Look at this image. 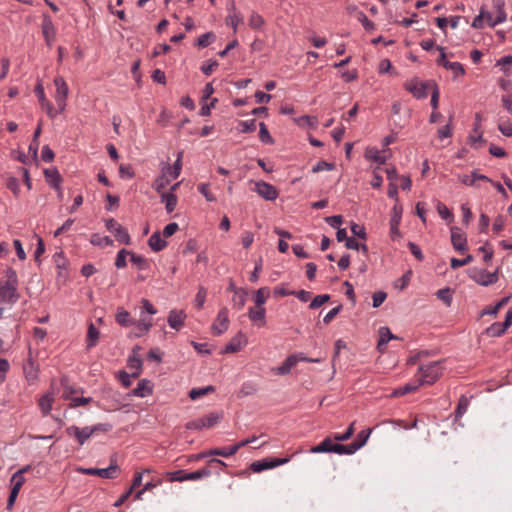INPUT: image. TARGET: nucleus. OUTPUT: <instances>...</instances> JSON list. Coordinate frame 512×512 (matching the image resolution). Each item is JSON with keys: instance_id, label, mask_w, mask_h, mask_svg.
Wrapping results in <instances>:
<instances>
[{"instance_id": "obj_9", "label": "nucleus", "mask_w": 512, "mask_h": 512, "mask_svg": "<svg viewBox=\"0 0 512 512\" xmlns=\"http://www.w3.org/2000/svg\"><path fill=\"white\" fill-rule=\"evenodd\" d=\"M451 243L453 248L458 252L467 250V237L466 234L459 227H451Z\"/></svg>"}, {"instance_id": "obj_53", "label": "nucleus", "mask_w": 512, "mask_h": 512, "mask_svg": "<svg viewBox=\"0 0 512 512\" xmlns=\"http://www.w3.org/2000/svg\"><path fill=\"white\" fill-rule=\"evenodd\" d=\"M215 38L216 36L213 32H206L198 38L197 45L201 48H205L210 45Z\"/></svg>"}, {"instance_id": "obj_64", "label": "nucleus", "mask_w": 512, "mask_h": 512, "mask_svg": "<svg viewBox=\"0 0 512 512\" xmlns=\"http://www.w3.org/2000/svg\"><path fill=\"white\" fill-rule=\"evenodd\" d=\"M199 192L206 198L209 202L216 201V197L209 191V184L202 183L198 186Z\"/></svg>"}, {"instance_id": "obj_41", "label": "nucleus", "mask_w": 512, "mask_h": 512, "mask_svg": "<svg viewBox=\"0 0 512 512\" xmlns=\"http://www.w3.org/2000/svg\"><path fill=\"white\" fill-rule=\"evenodd\" d=\"M496 8H497V17L494 19V21L490 22L491 27H495L496 25L503 23L506 20V13L504 10L503 0L497 1Z\"/></svg>"}, {"instance_id": "obj_51", "label": "nucleus", "mask_w": 512, "mask_h": 512, "mask_svg": "<svg viewBox=\"0 0 512 512\" xmlns=\"http://www.w3.org/2000/svg\"><path fill=\"white\" fill-rule=\"evenodd\" d=\"M469 405V401L465 396H461L457 408L455 410V418L456 420L461 418L467 411Z\"/></svg>"}, {"instance_id": "obj_39", "label": "nucleus", "mask_w": 512, "mask_h": 512, "mask_svg": "<svg viewBox=\"0 0 512 512\" xmlns=\"http://www.w3.org/2000/svg\"><path fill=\"white\" fill-rule=\"evenodd\" d=\"M170 178L163 172L155 179L152 187L160 194H162L165 187L169 184Z\"/></svg>"}, {"instance_id": "obj_5", "label": "nucleus", "mask_w": 512, "mask_h": 512, "mask_svg": "<svg viewBox=\"0 0 512 512\" xmlns=\"http://www.w3.org/2000/svg\"><path fill=\"white\" fill-rule=\"evenodd\" d=\"M229 327L228 309L223 307L219 310L216 319L214 320L211 330L213 335L219 336L223 334Z\"/></svg>"}, {"instance_id": "obj_31", "label": "nucleus", "mask_w": 512, "mask_h": 512, "mask_svg": "<svg viewBox=\"0 0 512 512\" xmlns=\"http://www.w3.org/2000/svg\"><path fill=\"white\" fill-rule=\"evenodd\" d=\"M247 292L243 289H235L232 297V303L237 309H242L246 303Z\"/></svg>"}, {"instance_id": "obj_49", "label": "nucleus", "mask_w": 512, "mask_h": 512, "mask_svg": "<svg viewBox=\"0 0 512 512\" xmlns=\"http://www.w3.org/2000/svg\"><path fill=\"white\" fill-rule=\"evenodd\" d=\"M264 23L265 21L260 14H258L257 12L251 13L248 20V24L252 29H261Z\"/></svg>"}, {"instance_id": "obj_46", "label": "nucleus", "mask_w": 512, "mask_h": 512, "mask_svg": "<svg viewBox=\"0 0 512 512\" xmlns=\"http://www.w3.org/2000/svg\"><path fill=\"white\" fill-rule=\"evenodd\" d=\"M221 417L222 416L217 412H211L208 415H205L204 417H202V420L205 424L204 428L214 427L216 424L219 423Z\"/></svg>"}, {"instance_id": "obj_32", "label": "nucleus", "mask_w": 512, "mask_h": 512, "mask_svg": "<svg viewBox=\"0 0 512 512\" xmlns=\"http://www.w3.org/2000/svg\"><path fill=\"white\" fill-rule=\"evenodd\" d=\"M419 386H422L421 383L419 382L418 379H416L415 381L413 382H410V383H407L405 384L404 386L396 389L394 392H393V395L394 396H403V395H406L408 393H411V392H414L418 389Z\"/></svg>"}, {"instance_id": "obj_62", "label": "nucleus", "mask_w": 512, "mask_h": 512, "mask_svg": "<svg viewBox=\"0 0 512 512\" xmlns=\"http://www.w3.org/2000/svg\"><path fill=\"white\" fill-rule=\"evenodd\" d=\"M351 232L354 236L365 240L367 238V234L364 226L358 225L354 222L351 223Z\"/></svg>"}, {"instance_id": "obj_61", "label": "nucleus", "mask_w": 512, "mask_h": 512, "mask_svg": "<svg viewBox=\"0 0 512 512\" xmlns=\"http://www.w3.org/2000/svg\"><path fill=\"white\" fill-rule=\"evenodd\" d=\"M239 126L241 127L240 132H242V133L253 132L256 129V120L251 119V120L241 121L239 123Z\"/></svg>"}, {"instance_id": "obj_28", "label": "nucleus", "mask_w": 512, "mask_h": 512, "mask_svg": "<svg viewBox=\"0 0 512 512\" xmlns=\"http://www.w3.org/2000/svg\"><path fill=\"white\" fill-rule=\"evenodd\" d=\"M128 367L133 371L131 373V376L133 378L139 377L141 371H142V361L141 359L133 354L128 358Z\"/></svg>"}, {"instance_id": "obj_13", "label": "nucleus", "mask_w": 512, "mask_h": 512, "mask_svg": "<svg viewBox=\"0 0 512 512\" xmlns=\"http://www.w3.org/2000/svg\"><path fill=\"white\" fill-rule=\"evenodd\" d=\"M428 87H432V82H418L417 80L411 81L406 86L407 90L417 99H424L428 96Z\"/></svg>"}, {"instance_id": "obj_60", "label": "nucleus", "mask_w": 512, "mask_h": 512, "mask_svg": "<svg viewBox=\"0 0 512 512\" xmlns=\"http://www.w3.org/2000/svg\"><path fill=\"white\" fill-rule=\"evenodd\" d=\"M127 255H130V252L127 251L126 249H121L118 253H117V256H116V260H115V266L117 268H124L126 267L127 263H126V256Z\"/></svg>"}, {"instance_id": "obj_38", "label": "nucleus", "mask_w": 512, "mask_h": 512, "mask_svg": "<svg viewBox=\"0 0 512 512\" xmlns=\"http://www.w3.org/2000/svg\"><path fill=\"white\" fill-rule=\"evenodd\" d=\"M116 321L118 324L124 327H128L134 323V321L130 317L129 312L122 308L118 309L116 313Z\"/></svg>"}, {"instance_id": "obj_34", "label": "nucleus", "mask_w": 512, "mask_h": 512, "mask_svg": "<svg viewBox=\"0 0 512 512\" xmlns=\"http://www.w3.org/2000/svg\"><path fill=\"white\" fill-rule=\"evenodd\" d=\"M238 451L236 445L222 448H213L209 450V455L230 457Z\"/></svg>"}, {"instance_id": "obj_27", "label": "nucleus", "mask_w": 512, "mask_h": 512, "mask_svg": "<svg viewBox=\"0 0 512 512\" xmlns=\"http://www.w3.org/2000/svg\"><path fill=\"white\" fill-rule=\"evenodd\" d=\"M177 201V196L172 192L161 194V202L165 204L167 213H171L175 210Z\"/></svg>"}, {"instance_id": "obj_11", "label": "nucleus", "mask_w": 512, "mask_h": 512, "mask_svg": "<svg viewBox=\"0 0 512 512\" xmlns=\"http://www.w3.org/2000/svg\"><path fill=\"white\" fill-rule=\"evenodd\" d=\"M255 192L268 201H274L278 197L277 189L273 185L264 181H258L255 183Z\"/></svg>"}, {"instance_id": "obj_21", "label": "nucleus", "mask_w": 512, "mask_h": 512, "mask_svg": "<svg viewBox=\"0 0 512 512\" xmlns=\"http://www.w3.org/2000/svg\"><path fill=\"white\" fill-rule=\"evenodd\" d=\"M148 245L154 252H159L163 250L167 246V241H165L160 232H154L150 238L148 239Z\"/></svg>"}, {"instance_id": "obj_52", "label": "nucleus", "mask_w": 512, "mask_h": 512, "mask_svg": "<svg viewBox=\"0 0 512 512\" xmlns=\"http://www.w3.org/2000/svg\"><path fill=\"white\" fill-rule=\"evenodd\" d=\"M445 69L451 70L454 74V78H457L458 76H463L465 74V69L463 65L459 62L446 63Z\"/></svg>"}, {"instance_id": "obj_42", "label": "nucleus", "mask_w": 512, "mask_h": 512, "mask_svg": "<svg viewBox=\"0 0 512 512\" xmlns=\"http://www.w3.org/2000/svg\"><path fill=\"white\" fill-rule=\"evenodd\" d=\"M54 260L56 262V267L58 269V277H63L65 278L66 277V274L64 273L67 269V261L66 259L63 257V254L62 252L60 253H56L54 255Z\"/></svg>"}, {"instance_id": "obj_48", "label": "nucleus", "mask_w": 512, "mask_h": 512, "mask_svg": "<svg viewBox=\"0 0 512 512\" xmlns=\"http://www.w3.org/2000/svg\"><path fill=\"white\" fill-rule=\"evenodd\" d=\"M243 22V17L239 12L229 13L226 23L230 25L234 32L237 31L238 25Z\"/></svg>"}, {"instance_id": "obj_1", "label": "nucleus", "mask_w": 512, "mask_h": 512, "mask_svg": "<svg viewBox=\"0 0 512 512\" xmlns=\"http://www.w3.org/2000/svg\"><path fill=\"white\" fill-rule=\"evenodd\" d=\"M442 373V363L440 361H433L419 367L417 379L421 385H432L440 378Z\"/></svg>"}, {"instance_id": "obj_17", "label": "nucleus", "mask_w": 512, "mask_h": 512, "mask_svg": "<svg viewBox=\"0 0 512 512\" xmlns=\"http://www.w3.org/2000/svg\"><path fill=\"white\" fill-rule=\"evenodd\" d=\"M247 343V338L245 334L239 332L235 335L230 342L225 346V353H235L238 352L244 345Z\"/></svg>"}, {"instance_id": "obj_37", "label": "nucleus", "mask_w": 512, "mask_h": 512, "mask_svg": "<svg viewBox=\"0 0 512 512\" xmlns=\"http://www.w3.org/2000/svg\"><path fill=\"white\" fill-rule=\"evenodd\" d=\"M510 297H504L502 298L495 306L491 307V306H488L486 308H484L481 313H480V316H484V315H497L498 311L508 303Z\"/></svg>"}, {"instance_id": "obj_54", "label": "nucleus", "mask_w": 512, "mask_h": 512, "mask_svg": "<svg viewBox=\"0 0 512 512\" xmlns=\"http://www.w3.org/2000/svg\"><path fill=\"white\" fill-rule=\"evenodd\" d=\"M354 425H355V422H352L346 431H343L342 434L340 433H336L334 435V439L338 442H343V441H346L348 439H350L352 437V435L354 434V431H355V428H354Z\"/></svg>"}, {"instance_id": "obj_59", "label": "nucleus", "mask_w": 512, "mask_h": 512, "mask_svg": "<svg viewBox=\"0 0 512 512\" xmlns=\"http://www.w3.org/2000/svg\"><path fill=\"white\" fill-rule=\"evenodd\" d=\"M330 299L329 294H321L317 295L309 304V308L311 309H317L320 306H322L324 303L328 302Z\"/></svg>"}, {"instance_id": "obj_6", "label": "nucleus", "mask_w": 512, "mask_h": 512, "mask_svg": "<svg viewBox=\"0 0 512 512\" xmlns=\"http://www.w3.org/2000/svg\"><path fill=\"white\" fill-rule=\"evenodd\" d=\"M80 471L87 475H97L102 478L113 479L117 476L119 467L117 464H111L107 468H82Z\"/></svg>"}, {"instance_id": "obj_23", "label": "nucleus", "mask_w": 512, "mask_h": 512, "mask_svg": "<svg viewBox=\"0 0 512 512\" xmlns=\"http://www.w3.org/2000/svg\"><path fill=\"white\" fill-rule=\"evenodd\" d=\"M364 157L367 160L377 162L380 165L385 164L387 161V156L381 155L380 151L376 147H367L364 153Z\"/></svg>"}, {"instance_id": "obj_47", "label": "nucleus", "mask_w": 512, "mask_h": 512, "mask_svg": "<svg viewBox=\"0 0 512 512\" xmlns=\"http://www.w3.org/2000/svg\"><path fill=\"white\" fill-rule=\"evenodd\" d=\"M259 138L260 141L264 144H273L274 140L272 136L270 135L267 126L264 122L259 123Z\"/></svg>"}, {"instance_id": "obj_20", "label": "nucleus", "mask_w": 512, "mask_h": 512, "mask_svg": "<svg viewBox=\"0 0 512 512\" xmlns=\"http://www.w3.org/2000/svg\"><path fill=\"white\" fill-rule=\"evenodd\" d=\"M299 362L298 355H290L285 361L276 368V374L278 375H287L290 373L291 369Z\"/></svg>"}, {"instance_id": "obj_50", "label": "nucleus", "mask_w": 512, "mask_h": 512, "mask_svg": "<svg viewBox=\"0 0 512 512\" xmlns=\"http://www.w3.org/2000/svg\"><path fill=\"white\" fill-rule=\"evenodd\" d=\"M469 145L474 149H479L485 140L483 139L482 133L478 131L477 133H471L468 138Z\"/></svg>"}, {"instance_id": "obj_35", "label": "nucleus", "mask_w": 512, "mask_h": 512, "mask_svg": "<svg viewBox=\"0 0 512 512\" xmlns=\"http://www.w3.org/2000/svg\"><path fill=\"white\" fill-rule=\"evenodd\" d=\"M357 451L354 443H350L348 445L343 444H333V453L339 454V455H351L354 454Z\"/></svg>"}, {"instance_id": "obj_22", "label": "nucleus", "mask_w": 512, "mask_h": 512, "mask_svg": "<svg viewBox=\"0 0 512 512\" xmlns=\"http://www.w3.org/2000/svg\"><path fill=\"white\" fill-rule=\"evenodd\" d=\"M46 181L54 189L60 191L61 176L56 168L46 169L44 171Z\"/></svg>"}, {"instance_id": "obj_56", "label": "nucleus", "mask_w": 512, "mask_h": 512, "mask_svg": "<svg viewBox=\"0 0 512 512\" xmlns=\"http://www.w3.org/2000/svg\"><path fill=\"white\" fill-rule=\"evenodd\" d=\"M437 297L442 300L447 306L452 302V291L449 287L442 288L437 291Z\"/></svg>"}, {"instance_id": "obj_57", "label": "nucleus", "mask_w": 512, "mask_h": 512, "mask_svg": "<svg viewBox=\"0 0 512 512\" xmlns=\"http://www.w3.org/2000/svg\"><path fill=\"white\" fill-rule=\"evenodd\" d=\"M357 19H358V21L361 22V24L363 25V27L366 31L374 30V28H375L374 23L368 19V17L366 16V14L364 12L358 11Z\"/></svg>"}, {"instance_id": "obj_15", "label": "nucleus", "mask_w": 512, "mask_h": 512, "mask_svg": "<svg viewBox=\"0 0 512 512\" xmlns=\"http://www.w3.org/2000/svg\"><path fill=\"white\" fill-rule=\"evenodd\" d=\"M401 217H402V207L398 206V205H394V207L392 208V215L390 218V233H391L392 238L400 236V231H399L398 226L401 222Z\"/></svg>"}, {"instance_id": "obj_63", "label": "nucleus", "mask_w": 512, "mask_h": 512, "mask_svg": "<svg viewBox=\"0 0 512 512\" xmlns=\"http://www.w3.org/2000/svg\"><path fill=\"white\" fill-rule=\"evenodd\" d=\"M206 296V289L204 287H200L195 297V305L198 309H201L204 306Z\"/></svg>"}, {"instance_id": "obj_2", "label": "nucleus", "mask_w": 512, "mask_h": 512, "mask_svg": "<svg viewBox=\"0 0 512 512\" xmlns=\"http://www.w3.org/2000/svg\"><path fill=\"white\" fill-rule=\"evenodd\" d=\"M212 473L208 467H204L194 472H185L184 470H178L174 472H168L167 476L171 482H183L187 480H199L205 477H209Z\"/></svg>"}, {"instance_id": "obj_8", "label": "nucleus", "mask_w": 512, "mask_h": 512, "mask_svg": "<svg viewBox=\"0 0 512 512\" xmlns=\"http://www.w3.org/2000/svg\"><path fill=\"white\" fill-rule=\"evenodd\" d=\"M289 461V458H273V459H263L260 461H255L251 464V469L256 472H262L267 469L275 468L280 465H283Z\"/></svg>"}, {"instance_id": "obj_26", "label": "nucleus", "mask_w": 512, "mask_h": 512, "mask_svg": "<svg viewBox=\"0 0 512 512\" xmlns=\"http://www.w3.org/2000/svg\"><path fill=\"white\" fill-rule=\"evenodd\" d=\"M100 332L93 323H90L87 331L86 347L91 349L99 340Z\"/></svg>"}, {"instance_id": "obj_14", "label": "nucleus", "mask_w": 512, "mask_h": 512, "mask_svg": "<svg viewBox=\"0 0 512 512\" xmlns=\"http://www.w3.org/2000/svg\"><path fill=\"white\" fill-rule=\"evenodd\" d=\"M41 28L47 45L51 46L56 37V30L50 16L44 15Z\"/></svg>"}, {"instance_id": "obj_45", "label": "nucleus", "mask_w": 512, "mask_h": 512, "mask_svg": "<svg viewBox=\"0 0 512 512\" xmlns=\"http://www.w3.org/2000/svg\"><path fill=\"white\" fill-rule=\"evenodd\" d=\"M130 261L138 267L140 270H146L149 268L148 260L142 255L135 254L130 252Z\"/></svg>"}, {"instance_id": "obj_29", "label": "nucleus", "mask_w": 512, "mask_h": 512, "mask_svg": "<svg viewBox=\"0 0 512 512\" xmlns=\"http://www.w3.org/2000/svg\"><path fill=\"white\" fill-rule=\"evenodd\" d=\"M396 338L390 331L388 327H381L379 329V340H378V349L383 351V347L391 340Z\"/></svg>"}, {"instance_id": "obj_19", "label": "nucleus", "mask_w": 512, "mask_h": 512, "mask_svg": "<svg viewBox=\"0 0 512 512\" xmlns=\"http://www.w3.org/2000/svg\"><path fill=\"white\" fill-rule=\"evenodd\" d=\"M249 319L262 327L266 324V309L264 307H250L248 310Z\"/></svg>"}, {"instance_id": "obj_36", "label": "nucleus", "mask_w": 512, "mask_h": 512, "mask_svg": "<svg viewBox=\"0 0 512 512\" xmlns=\"http://www.w3.org/2000/svg\"><path fill=\"white\" fill-rule=\"evenodd\" d=\"M371 433H372V429L368 428V429H364V430L360 431L357 434L356 439L353 441L357 451L367 443Z\"/></svg>"}, {"instance_id": "obj_44", "label": "nucleus", "mask_w": 512, "mask_h": 512, "mask_svg": "<svg viewBox=\"0 0 512 512\" xmlns=\"http://www.w3.org/2000/svg\"><path fill=\"white\" fill-rule=\"evenodd\" d=\"M214 390H215V388L213 386H211V385L203 387V388H193L189 392V397L192 400H197V399H199L202 396H205V395H207L209 393L214 392Z\"/></svg>"}, {"instance_id": "obj_25", "label": "nucleus", "mask_w": 512, "mask_h": 512, "mask_svg": "<svg viewBox=\"0 0 512 512\" xmlns=\"http://www.w3.org/2000/svg\"><path fill=\"white\" fill-rule=\"evenodd\" d=\"M53 402L54 395L52 393H46L39 399L38 404L43 416H47L50 413Z\"/></svg>"}, {"instance_id": "obj_10", "label": "nucleus", "mask_w": 512, "mask_h": 512, "mask_svg": "<svg viewBox=\"0 0 512 512\" xmlns=\"http://www.w3.org/2000/svg\"><path fill=\"white\" fill-rule=\"evenodd\" d=\"M66 434L74 437L79 445H83L92 436L90 426L79 428L72 425L66 428Z\"/></svg>"}, {"instance_id": "obj_4", "label": "nucleus", "mask_w": 512, "mask_h": 512, "mask_svg": "<svg viewBox=\"0 0 512 512\" xmlns=\"http://www.w3.org/2000/svg\"><path fill=\"white\" fill-rule=\"evenodd\" d=\"M105 227L108 231L112 232L116 237L117 241L123 243L125 245L130 244V236L127 231L121 224H119L115 219L110 218L105 221Z\"/></svg>"}, {"instance_id": "obj_55", "label": "nucleus", "mask_w": 512, "mask_h": 512, "mask_svg": "<svg viewBox=\"0 0 512 512\" xmlns=\"http://www.w3.org/2000/svg\"><path fill=\"white\" fill-rule=\"evenodd\" d=\"M439 215L446 221L451 222L453 220L452 212L440 201L436 205Z\"/></svg>"}, {"instance_id": "obj_58", "label": "nucleus", "mask_w": 512, "mask_h": 512, "mask_svg": "<svg viewBox=\"0 0 512 512\" xmlns=\"http://www.w3.org/2000/svg\"><path fill=\"white\" fill-rule=\"evenodd\" d=\"M25 482V478L23 476V470L16 471L11 478V483L13 488L21 489Z\"/></svg>"}, {"instance_id": "obj_43", "label": "nucleus", "mask_w": 512, "mask_h": 512, "mask_svg": "<svg viewBox=\"0 0 512 512\" xmlns=\"http://www.w3.org/2000/svg\"><path fill=\"white\" fill-rule=\"evenodd\" d=\"M90 242L94 246H100V247L110 246L113 244V241L111 238H109L108 236H101L98 233L92 234Z\"/></svg>"}, {"instance_id": "obj_18", "label": "nucleus", "mask_w": 512, "mask_h": 512, "mask_svg": "<svg viewBox=\"0 0 512 512\" xmlns=\"http://www.w3.org/2000/svg\"><path fill=\"white\" fill-rule=\"evenodd\" d=\"M152 392L153 386L151 382L147 379H142L138 382L137 387L132 390L131 394L136 397L144 398L151 395Z\"/></svg>"}, {"instance_id": "obj_3", "label": "nucleus", "mask_w": 512, "mask_h": 512, "mask_svg": "<svg viewBox=\"0 0 512 512\" xmlns=\"http://www.w3.org/2000/svg\"><path fill=\"white\" fill-rule=\"evenodd\" d=\"M468 275L481 286H490L498 281V269L494 272H488L481 268H471L468 270Z\"/></svg>"}, {"instance_id": "obj_33", "label": "nucleus", "mask_w": 512, "mask_h": 512, "mask_svg": "<svg viewBox=\"0 0 512 512\" xmlns=\"http://www.w3.org/2000/svg\"><path fill=\"white\" fill-rule=\"evenodd\" d=\"M310 452L314 454L333 452V443L331 438H325L319 445L313 446L310 449Z\"/></svg>"}, {"instance_id": "obj_16", "label": "nucleus", "mask_w": 512, "mask_h": 512, "mask_svg": "<svg viewBox=\"0 0 512 512\" xmlns=\"http://www.w3.org/2000/svg\"><path fill=\"white\" fill-rule=\"evenodd\" d=\"M186 319V314L182 310H171L168 315V324L172 329L180 330Z\"/></svg>"}, {"instance_id": "obj_7", "label": "nucleus", "mask_w": 512, "mask_h": 512, "mask_svg": "<svg viewBox=\"0 0 512 512\" xmlns=\"http://www.w3.org/2000/svg\"><path fill=\"white\" fill-rule=\"evenodd\" d=\"M18 284L4 283L0 287V302L14 304L19 299V293L17 292Z\"/></svg>"}, {"instance_id": "obj_12", "label": "nucleus", "mask_w": 512, "mask_h": 512, "mask_svg": "<svg viewBox=\"0 0 512 512\" xmlns=\"http://www.w3.org/2000/svg\"><path fill=\"white\" fill-rule=\"evenodd\" d=\"M182 157L183 152H179L174 164L170 165L169 163H162L160 171L165 173L170 179L178 178L182 168Z\"/></svg>"}, {"instance_id": "obj_24", "label": "nucleus", "mask_w": 512, "mask_h": 512, "mask_svg": "<svg viewBox=\"0 0 512 512\" xmlns=\"http://www.w3.org/2000/svg\"><path fill=\"white\" fill-rule=\"evenodd\" d=\"M54 85L56 87V93L54 98H67L69 94V88L63 77L57 76L54 79Z\"/></svg>"}, {"instance_id": "obj_40", "label": "nucleus", "mask_w": 512, "mask_h": 512, "mask_svg": "<svg viewBox=\"0 0 512 512\" xmlns=\"http://www.w3.org/2000/svg\"><path fill=\"white\" fill-rule=\"evenodd\" d=\"M506 330L507 329H504V327H502V323L495 322L486 328L485 333L489 337H500L506 332Z\"/></svg>"}, {"instance_id": "obj_30", "label": "nucleus", "mask_w": 512, "mask_h": 512, "mask_svg": "<svg viewBox=\"0 0 512 512\" xmlns=\"http://www.w3.org/2000/svg\"><path fill=\"white\" fill-rule=\"evenodd\" d=\"M270 290L268 287L259 288L253 296V300L255 302V307H263L267 298L269 297Z\"/></svg>"}]
</instances>
